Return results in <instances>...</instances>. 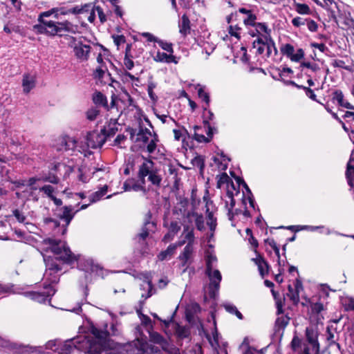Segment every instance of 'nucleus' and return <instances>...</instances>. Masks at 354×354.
<instances>
[{
	"mask_svg": "<svg viewBox=\"0 0 354 354\" xmlns=\"http://www.w3.org/2000/svg\"><path fill=\"white\" fill-rule=\"evenodd\" d=\"M93 337L80 336L64 342L60 348L57 346V340L48 341L45 347L46 349L59 350L58 354H102L105 348L106 333L97 328L92 330ZM14 350L19 354H52L43 352L42 347L30 346H17L9 342L6 347Z\"/></svg>",
	"mask_w": 354,
	"mask_h": 354,
	"instance_id": "f257e3e1",
	"label": "nucleus"
},
{
	"mask_svg": "<svg viewBox=\"0 0 354 354\" xmlns=\"http://www.w3.org/2000/svg\"><path fill=\"white\" fill-rule=\"evenodd\" d=\"M44 245L46 251L50 250L54 254V258L44 257L46 266L44 277L50 282V284L44 287L45 290L42 292H31L26 293L32 300L39 303L46 301L48 297H52L55 293L56 290L53 284L58 283L59 280V272L62 269L59 261L70 263L76 259L63 241L47 239L44 241Z\"/></svg>",
	"mask_w": 354,
	"mask_h": 354,
	"instance_id": "f03ea898",
	"label": "nucleus"
},
{
	"mask_svg": "<svg viewBox=\"0 0 354 354\" xmlns=\"http://www.w3.org/2000/svg\"><path fill=\"white\" fill-rule=\"evenodd\" d=\"M236 180L237 185L230 180L227 174L223 173L218 176L217 180L218 188L226 184V195L223 200L228 218L231 221L239 214L249 216L248 205L249 207L254 208V200L249 187L240 178L236 177Z\"/></svg>",
	"mask_w": 354,
	"mask_h": 354,
	"instance_id": "7ed1b4c3",
	"label": "nucleus"
},
{
	"mask_svg": "<svg viewBox=\"0 0 354 354\" xmlns=\"http://www.w3.org/2000/svg\"><path fill=\"white\" fill-rule=\"evenodd\" d=\"M206 274L210 281L209 295L214 297L219 289V284L222 279L220 271L216 269L217 258L212 249L207 250L205 252Z\"/></svg>",
	"mask_w": 354,
	"mask_h": 354,
	"instance_id": "20e7f679",
	"label": "nucleus"
},
{
	"mask_svg": "<svg viewBox=\"0 0 354 354\" xmlns=\"http://www.w3.org/2000/svg\"><path fill=\"white\" fill-rule=\"evenodd\" d=\"M35 28L40 33H45L50 36L62 35L64 32L75 33L77 26L71 22H55L51 20H42V23L35 26Z\"/></svg>",
	"mask_w": 354,
	"mask_h": 354,
	"instance_id": "39448f33",
	"label": "nucleus"
},
{
	"mask_svg": "<svg viewBox=\"0 0 354 354\" xmlns=\"http://www.w3.org/2000/svg\"><path fill=\"white\" fill-rule=\"evenodd\" d=\"M138 176L143 183L145 178L148 176V180L156 186H159L162 180L159 170L155 167L154 163L148 159H145L140 166Z\"/></svg>",
	"mask_w": 354,
	"mask_h": 354,
	"instance_id": "423d86ee",
	"label": "nucleus"
},
{
	"mask_svg": "<svg viewBox=\"0 0 354 354\" xmlns=\"http://www.w3.org/2000/svg\"><path fill=\"white\" fill-rule=\"evenodd\" d=\"M135 141L140 142V147L147 146V151L151 153L156 149V143L158 139L156 133H152L148 129L142 128L136 134Z\"/></svg>",
	"mask_w": 354,
	"mask_h": 354,
	"instance_id": "0eeeda50",
	"label": "nucleus"
},
{
	"mask_svg": "<svg viewBox=\"0 0 354 354\" xmlns=\"http://www.w3.org/2000/svg\"><path fill=\"white\" fill-rule=\"evenodd\" d=\"M268 41L255 39L253 41V48L257 53L262 55L264 57H274L277 54V50L274 41L270 37Z\"/></svg>",
	"mask_w": 354,
	"mask_h": 354,
	"instance_id": "6e6552de",
	"label": "nucleus"
},
{
	"mask_svg": "<svg viewBox=\"0 0 354 354\" xmlns=\"http://www.w3.org/2000/svg\"><path fill=\"white\" fill-rule=\"evenodd\" d=\"M70 46L73 48L75 56L77 59L81 62L88 60L91 52L90 45L83 44L82 41L73 37Z\"/></svg>",
	"mask_w": 354,
	"mask_h": 354,
	"instance_id": "1a4fd4ad",
	"label": "nucleus"
},
{
	"mask_svg": "<svg viewBox=\"0 0 354 354\" xmlns=\"http://www.w3.org/2000/svg\"><path fill=\"white\" fill-rule=\"evenodd\" d=\"M271 30L268 28L265 23H258L249 27L248 33L252 37H257V39L268 41L270 37Z\"/></svg>",
	"mask_w": 354,
	"mask_h": 354,
	"instance_id": "9d476101",
	"label": "nucleus"
},
{
	"mask_svg": "<svg viewBox=\"0 0 354 354\" xmlns=\"http://www.w3.org/2000/svg\"><path fill=\"white\" fill-rule=\"evenodd\" d=\"M88 206V204L82 205L80 208L75 209L72 205L64 206L60 208L57 213V217L63 220L66 223V227L68 226L75 214L81 209H84Z\"/></svg>",
	"mask_w": 354,
	"mask_h": 354,
	"instance_id": "9b49d317",
	"label": "nucleus"
},
{
	"mask_svg": "<svg viewBox=\"0 0 354 354\" xmlns=\"http://www.w3.org/2000/svg\"><path fill=\"white\" fill-rule=\"evenodd\" d=\"M182 219L189 224L192 227H194V223L197 229L200 231L204 229V219L201 214L194 212H186L184 210L182 214Z\"/></svg>",
	"mask_w": 354,
	"mask_h": 354,
	"instance_id": "f8f14e48",
	"label": "nucleus"
},
{
	"mask_svg": "<svg viewBox=\"0 0 354 354\" xmlns=\"http://www.w3.org/2000/svg\"><path fill=\"white\" fill-rule=\"evenodd\" d=\"M181 224L183 227V231L180 236L181 240L176 242L178 245L181 247L185 243L194 245L195 241V236L194 233V227H192L187 223L183 220Z\"/></svg>",
	"mask_w": 354,
	"mask_h": 354,
	"instance_id": "ddd939ff",
	"label": "nucleus"
},
{
	"mask_svg": "<svg viewBox=\"0 0 354 354\" xmlns=\"http://www.w3.org/2000/svg\"><path fill=\"white\" fill-rule=\"evenodd\" d=\"M151 340L161 346L163 351L167 354H180V350L176 347L170 346L163 337L156 332H149Z\"/></svg>",
	"mask_w": 354,
	"mask_h": 354,
	"instance_id": "4468645a",
	"label": "nucleus"
},
{
	"mask_svg": "<svg viewBox=\"0 0 354 354\" xmlns=\"http://www.w3.org/2000/svg\"><path fill=\"white\" fill-rule=\"evenodd\" d=\"M86 140L88 148L96 149L101 147L105 142V136L97 131H93L87 134Z\"/></svg>",
	"mask_w": 354,
	"mask_h": 354,
	"instance_id": "2eb2a0df",
	"label": "nucleus"
},
{
	"mask_svg": "<svg viewBox=\"0 0 354 354\" xmlns=\"http://www.w3.org/2000/svg\"><path fill=\"white\" fill-rule=\"evenodd\" d=\"M56 147L58 151L74 150L77 147V141L72 137L64 136L57 139Z\"/></svg>",
	"mask_w": 354,
	"mask_h": 354,
	"instance_id": "dca6fc26",
	"label": "nucleus"
},
{
	"mask_svg": "<svg viewBox=\"0 0 354 354\" xmlns=\"http://www.w3.org/2000/svg\"><path fill=\"white\" fill-rule=\"evenodd\" d=\"M306 336L308 342L311 344L315 353H317L319 351V344L317 340V330L313 327L306 328Z\"/></svg>",
	"mask_w": 354,
	"mask_h": 354,
	"instance_id": "f3484780",
	"label": "nucleus"
},
{
	"mask_svg": "<svg viewBox=\"0 0 354 354\" xmlns=\"http://www.w3.org/2000/svg\"><path fill=\"white\" fill-rule=\"evenodd\" d=\"M183 212H182L181 209H180V212L175 209L173 213V219L168 225V230L171 232V233L175 234L176 235L180 232L181 227L183 226L181 224L183 221Z\"/></svg>",
	"mask_w": 354,
	"mask_h": 354,
	"instance_id": "a211bd4d",
	"label": "nucleus"
},
{
	"mask_svg": "<svg viewBox=\"0 0 354 354\" xmlns=\"http://www.w3.org/2000/svg\"><path fill=\"white\" fill-rule=\"evenodd\" d=\"M21 86L24 93H29L36 86V76L30 73H24L22 77Z\"/></svg>",
	"mask_w": 354,
	"mask_h": 354,
	"instance_id": "6ab92c4d",
	"label": "nucleus"
},
{
	"mask_svg": "<svg viewBox=\"0 0 354 354\" xmlns=\"http://www.w3.org/2000/svg\"><path fill=\"white\" fill-rule=\"evenodd\" d=\"M301 289H302V284L299 279H296L295 289L290 285L288 286L287 296L294 304H297L299 301V291Z\"/></svg>",
	"mask_w": 354,
	"mask_h": 354,
	"instance_id": "aec40b11",
	"label": "nucleus"
},
{
	"mask_svg": "<svg viewBox=\"0 0 354 354\" xmlns=\"http://www.w3.org/2000/svg\"><path fill=\"white\" fill-rule=\"evenodd\" d=\"M178 28L179 32L183 37L190 33V20L187 15L185 14L181 17V19L178 22Z\"/></svg>",
	"mask_w": 354,
	"mask_h": 354,
	"instance_id": "412c9836",
	"label": "nucleus"
},
{
	"mask_svg": "<svg viewBox=\"0 0 354 354\" xmlns=\"http://www.w3.org/2000/svg\"><path fill=\"white\" fill-rule=\"evenodd\" d=\"M180 247L177 243L169 245L167 248L162 251L158 255V259L160 261L169 259L175 254L176 249Z\"/></svg>",
	"mask_w": 354,
	"mask_h": 354,
	"instance_id": "4be33fe9",
	"label": "nucleus"
},
{
	"mask_svg": "<svg viewBox=\"0 0 354 354\" xmlns=\"http://www.w3.org/2000/svg\"><path fill=\"white\" fill-rule=\"evenodd\" d=\"M137 342L139 344V350L142 351H147V349H150V354H163L161 351V350L158 347L155 346H149L148 344L146 342V339L141 338H137Z\"/></svg>",
	"mask_w": 354,
	"mask_h": 354,
	"instance_id": "5701e85b",
	"label": "nucleus"
},
{
	"mask_svg": "<svg viewBox=\"0 0 354 354\" xmlns=\"http://www.w3.org/2000/svg\"><path fill=\"white\" fill-rule=\"evenodd\" d=\"M194 130L195 132L194 137L198 142H209L210 141L212 137V131L209 126L207 127V130L206 131L207 136H205L204 135L199 133L198 131L201 130V128L197 126L194 127Z\"/></svg>",
	"mask_w": 354,
	"mask_h": 354,
	"instance_id": "b1692460",
	"label": "nucleus"
},
{
	"mask_svg": "<svg viewBox=\"0 0 354 354\" xmlns=\"http://www.w3.org/2000/svg\"><path fill=\"white\" fill-rule=\"evenodd\" d=\"M194 251V245L187 244L183 249L182 253L179 255V259L182 263L183 266H185L188 261L191 258L192 254Z\"/></svg>",
	"mask_w": 354,
	"mask_h": 354,
	"instance_id": "393cba45",
	"label": "nucleus"
},
{
	"mask_svg": "<svg viewBox=\"0 0 354 354\" xmlns=\"http://www.w3.org/2000/svg\"><path fill=\"white\" fill-rule=\"evenodd\" d=\"M252 261L257 266L259 273L262 277L268 273V265L263 258L258 254L256 258L252 259Z\"/></svg>",
	"mask_w": 354,
	"mask_h": 354,
	"instance_id": "a878e982",
	"label": "nucleus"
},
{
	"mask_svg": "<svg viewBox=\"0 0 354 354\" xmlns=\"http://www.w3.org/2000/svg\"><path fill=\"white\" fill-rule=\"evenodd\" d=\"M172 328L175 330V334L179 339L188 338L189 335V330L185 326H180L177 324H172Z\"/></svg>",
	"mask_w": 354,
	"mask_h": 354,
	"instance_id": "bb28decb",
	"label": "nucleus"
},
{
	"mask_svg": "<svg viewBox=\"0 0 354 354\" xmlns=\"http://www.w3.org/2000/svg\"><path fill=\"white\" fill-rule=\"evenodd\" d=\"M37 189H28V187H26V189L21 193H17L19 198H23L26 200H33L37 201L38 196L36 194V191Z\"/></svg>",
	"mask_w": 354,
	"mask_h": 354,
	"instance_id": "cd10ccee",
	"label": "nucleus"
},
{
	"mask_svg": "<svg viewBox=\"0 0 354 354\" xmlns=\"http://www.w3.org/2000/svg\"><path fill=\"white\" fill-rule=\"evenodd\" d=\"M93 101L95 104L102 106L108 109H109L106 97L100 92H95L93 95Z\"/></svg>",
	"mask_w": 354,
	"mask_h": 354,
	"instance_id": "c85d7f7f",
	"label": "nucleus"
},
{
	"mask_svg": "<svg viewBox=\"0 0 354 354\" xmlns=\"http://www.w3.org/2000/svg\"><path fill=\"white\" fill-rule=\"evenodd\" d=\"M206 337L214 348H216L219 346L218 333L216 328L212 330L211 335L206 334Z\"/></svg>",
	"mask_w": 354,
	"mask_h": 354,
	"instance_id": "c756f323",
	"label": "nucleus"
},
{
	"mask_svg": "<svg viewBox=\"0 0 354 354\" xmlns=\"http://www.w3.org/2000/svg\"><path fill=\"white\" fill-rule=\"evenodd\" d=\"M83 270H84L86 272H91V274L95 273L96 274H98L99 272L102 271V269L97 265H94L91 260H86L85 261V266Z\"/></svg>",
	"mask_w": 354,
	"mask_h": 354,
	"instance_id": "7c9ffc66",
	"label": "nucleus"
},
{
	"mask_svg": "<svg viewBox=\"0 0 354 354\" xmlns=\"http://www.w3.org/2000/svg\"><path fill=\"white\" fill-rule=\"evenodd\" d=\"M223 306L224 308L227 311L228 313L235 315L239 319H243L242 314L238 310L236 307L230 303H225L223 304Z\"/></svg>",
	"mask_w": 354,
	"mask_h": 354,
	"instance_id": "2f4dec72",
	"label": "nucleus"
},
{
	"mask_svg": "<svg viewBox=\"0 0 354 354\" xmlns=\"http://www.w3.org/2000/svg\"><path fill=\"white\" fill-rule=\"evenodd\" d=\"M124 189L125 191L133 190L136 192L145 190V187L142 185L133 183V180H128L124 184Z\"/></svg>",
	"mask_w": 354,
	"mask_h": 354,
	"instance_id": "473e14b6",
	"label": "nucleus"
},
{
	"mask_svg": "<svg viewBox=\"0 0 354 354\" xmlns=\"http://www.w3.org/2000/svg\"><path fill=\"white\" fill-rule=\"evenodd\" d=\"M154 59L157 62L170 63L173 62L174 57L172 55H167L165 53L158 52L154 57Z\"/></svg>",
	"mask_w": 354,
	"mask_h": 354,
	"instance_id": "72a5a7b5",
	"label": "nucleus"
},
{
	"mask_svg": "<svg viewBox=\"0 0 354 354\" xmlns=\"http://www.w3.org/2000/svg\"><path fill=\"white\" fill-rule=\"evenodd\" d=\"M141 286L143 288L147 289V290H148L147 294L146 295H144V294H142V297H145V299L151 297V290L152 288V285H151V281L148 274L145 275L144 282H143V284L141 285Z\"/></svg>",
	"mask_w": 354,
	"mask_h": 354,
	"instance_id": "f704fd0d",
	"label": "nucleus"
},
{
	"mask_svg": "<svg viewBox=\"0 0 354 354\" xmlns=\"http://www.w3.org/2000/svg\"><path fill=\"white\" fill-rule=\"evenodd\" d=\"M298 227H299L300 230H309L311 232L315 231L317 230L324 229L325 230L321 231V232H324L328 235L331 234V230L329 228H325L324 226H322V225H321V226L301 225V226H298Z\"/></svg>",
	"mask_w": 354,
	"mask_h": 354,
	"instance_id": "c9c22d12",
	"label": "nucleus"
},
{
	"mask_svg": "<svg viewBox=\"0 0 354 354\" xmlns=\"http://www.w3.org/2000/svg\"><path fill=\"white\" fill-rule=\"evenodd\" d=\"M295 10L301 15H308L310 12L309 6L305 3H294Z\"/></svg>",
	"mask_w": 354,
	"mask_h": 354,
	"instance_id": "e433bc0d",
	"label": "nucleus"
},
{
	"mask_svg": "<svg viewBox=\"0 0 354 354\" xmlns=\"http://www.w3.org/2000/svg\"><path fill=\"white\" fill-rule=\"evenodd\" d=\"M196 88L198 89V97L206 103L207 106H209V94L207 92H205L204 90V88L199 84L196 86Z\"/></svg>",
	"mask_w": 354,
	"mask_h": 354,
	"instance_id": "4c0bfd02",
	"label": "nucleus"
},
{
	"mask_svg": "<svg viewBox=\"0 0 354 354\" xmlns=\"http://www.w3.org/2000/svg\"><path fill=\"white\" fill-rule=\"evenodd\" d=\"M107 186L104 185L100 190L95 192L91 196V202L94 203L96 202L106 194L107 192Z\"/></svg>",
	"mask_w": 354,
	"mask_h": 354,
	"instance_id": "58836bf2",
	"label": "nucleus"
},
{
	"mask_svg": "<svg viewBox=\"0 0 354 354\" xmlns=\"http://www.w3.org/2000/svg\"><path fill=\"white\" fill-rule=\"evenodd\" d=\"M151 227H154V223L146 221L145 222V226L142 230V232L140 233V234H139V236L142 239H145V238H147L148 236L149 231L151 230V229H150Z\"/></svg>",
	"mask_w": 354,
	"mask_h": 354,
	"instance_id": "ea45409f",
	"label": "nucleus"
},
{
	"mask_svg": "<svg viewBox=\"0 0 354 354\" xmlns=\"http://www.w3.org/2000/svg\"><path fill=\"white\" fill-rule=\"evenodd\" d=\"M228 32H229V34L230 35V36L234 37L237 39H240L241 29L239 26H230L229 27Z\"/></svg>",
	"mask_w": 354,
	"mask_h": 354,
	"instance_id": "a19ab883",
	"label": "nucleus"
},
{
	"mask_svg": "<svg viewBox=\"0 0 354 354\" xmlns=\"http://www.w3.org/2000/svg\"><path fill=\"white\" fill-rule=\"evenodd\" d=\"M281 51L283 55L290 58V57L294 53L295 49L291 44H286L281 48Z\"/></svg>",
	"mask_w": 354,
	"mask_h": 354,
	"instance_id": "79ce46f5",
	"label": "nucleus"
},
{
	"mask_svg": "<svg viewBox=\"0 0 354 354\" xmlns=\"http://www.w3.org/2000/svg\"><path fill=\"white\" fill-rule=\"evenodd\" d=\"M108 71L106 65L98 66L95 71V76L99 79L102 78L105 73Z\"/></svg>",
	"mask_w": 354,
	"mask_h": 354,
	"instance_id": "37998d69",
	"label": "nucleus"
},
{
	"mask_svg": "<svg viewBox=\"0 0 354 354\" xmlns=\"http://www.w3.org/2000/svg\"><path fill=\"white\" fill-rule=\"evenodd\" d=\"M304 56V50L301 48H299L296 52L292 54L290 59L293 62H299Z\"/></svg>",
	"mask_w": 354,
	"mask_h": 354,
	"instance_id": "c03bdc74",
	"label": "nucleus"
},
{
	"mask_svg": "<svg viewBox=\"0 0 354 354\" xmlns=\"http://www.w3.org/2000/svg\"><path fill=\"white\" fill-rule=\"evenodd\" d=\"M99 110H97L96 108H91L88 109L86 113V118L91 121L94 120L99 115Z\"/></svg>",
	"mask_w": 354,
	"mask_h": 354,
	"instance_id": "a18cd8bd",
	"label": "nucleus"
},
{
	"mask_svg": "<svg viewBox=\"0 0 354 354\" xmlns=\"http://www.w3.org/2000/svg\"><path fill=\"white\" fill-rule=\"evenodd\" d=\"M185 354H203L202 348L198 344H194L187 350Z\"/></svg>",
	"mask_w": 354,
	"mask_h": 354,
	"instance_id": "49530a36",
	"label": "nucleus"
},
{
	"mask_svg": "<svg viewBox=\"0 0 354 354\" xmlns=\"http://www.w3.org/2000/svg\"><path fill=\"white\" fill-rule=\"evenodd\" d=\"M290 83V84L294 85V86H297L298 88H302L304 89H305L306 90V95L308 97H309L310 99H312L313 100H316V95L315 94L314 91L311 88H306L305 86H300L297 85L296 83H295L294 82H292V81Z\"/></svg>",
	"mask_w": 354,
	"mask_h": 354,
	"instance_id": "de8ad7c7",
	"label": "nucleus"
},
{
	"mask_svg": "<svg viewBox=\"0 0 354 354\" xmlns=\"http://www.w3.org/2000/svg\"><path fill=\"white\" fill-rule=\"evenodd\" d=\"M58 10H59L58 8H54L48 11L44 12L41 13L39 15V17L38 19L39 24L42 23V20H46L44 19V17H48L50 16L52 14L57 13Z\"/></svg>",
	"mask_w": 354,
	"mask_h": 354,
	"instance_id": "09e8293b",
	"label": "nucleus"
},
{
	"mask_svg": "<svg viewBox=\"0 0 354 354\" xmlns=\"http://www.w3.org/2000/svg\"><path fill=\"white\" fill-rule=\"evenodd\" d=\"M13 214L15 216V217L16 218V219L21 223H24L25 225H28L30 224L28 222H26V217L25 216V215L21 212L19 210H15L13 212Z\"/></svg>",
	"mask_w": 354,
	"mask_h": 354,
	"instance_id": "8fccbe9b",
	"label": "nucleus"
},
{
	"mask_svg": "<svg viewBox=\"0 0 354 354\" xmlns=\"http://www.w3.org/2000/svg\"><path fill=\"white\" fill-rule=\"evenodd\" d=\"M255 20L256 16L250 12L248 15L247 18H245L243 21L245 25L249 26L250 27H252V26L257 24L255 22Z\"/></svg>",
	"mask_w": 354,
	"mask_h": 354,
	"instance_id": "3c124183",
	"label": "nucleus"
},
{
	"mask_svg": "<svg viewBox=\"0 0 354 354\" xmlns=\"http://www.w3.org/2000/svg\"><path fill=\"white\" fill-rule=\"evenodd\" d=\"M289 322V318L286 316H281L276 320V324L280 328H285Z\"/></svg>",
	"mask_w": 354,
	"mask_h": 354,
	"instance_id": "603ef678",
	"label": "nucleus"
},
{
	"mask_svg": "<svg viewBox=\"0 0 354 354\" xmlns=\"http://www.w3.org/2000/svg\"><path fill=\"white\" fill-rule=\"evenodd\" d=\"M39 192H43L49 198L53 196L54 188L51 185H44L39 189Z\"/></svg>",
	"mask_w": 354,
	"mask_h": 354,
	"instance_id": "864d4df0",
	"label": "nucleus"
},
{
	"mask_svg": "<svg viewBox=\"0 0 354 354\" xmlns=\"http://www.w3.org/2000/svg\"><path fill=\"white\" fill-rule=\"evenodd\" d=\"M207 224L209 226L210 230L214 231L216 226V219L213 217L212 212H208Z\"/></svg>",
	"mask_w": 354,
	"mask_h": 354,
	"instance_id": "5fc2aeb1",
	"label": "nucleus"
},
{
	"mask_svg": "<svg viewBox=\"0 0 354 354\" xmlns=\"http://www.w3.org/2000/svg\"><path fill=\"white\" fill-rule=\"evenodd\" d=\"M40 180H41V178H37L35 177L30 178L28 180L26 184V187H28V189H38V187L35 186V183Z\"/></svg>",
	"mask_w": 354,
	"mask_h": 354,
	"instance_id": "6e6d98bb",
	"label": "nucleus"
},
{
	"mask_svg": "<svg viewBox=\"0 0 354 354\" xmlns=\"http://www.w3.org/2000/svg\"><path fill=\"white\" fill-rule=\"evenodd\" d=\"M301 67L307 68L310 70L312 72H317L319 70V68L316 64H311L310 62H303L301 64Z\"/></svg>",
	"mask_w": 354,
	"mask_h": 354,
	"instance_id": "4d7b16f0",
	"label": "nucleus"
},
{
	"mask_svg": "<svg viewBox=\"0 0 354 354\" xmlns=\"http://www.w3.org/2000/svg\"><path fill=\"white\" fill-rule=\"evenodd\" d=\"M306 26L308 29L311 32H315L317 30V23L312 19L306 20Z\"/></svg>",
	"mask_w": 354,
	"mask_h": 354,
	"instance_id": "13d9d810",
	"label": "nucleus"
},
{
	"mask_svg": "<svg viewBox=\"0 0 354 354\" xmlns=\"http://www.w3.org/2000/svg\"><path fill=\"white\" fill-rule=\"evenodd\" d=\"M160 46L165 50L172 53L173 52V48L171 44L164 42L163 41L159 40L158 41Z\"/></svg>",
	"mask_w": 354,
	"mask_h": 354,
	"instance_id": "bf43d9fd",
	"label": "nucleus"
},
{
	"mask_svg": "<svg viewBox=\"0 0 354 354\" xmlns=\"http://www.w3.org/2000/svg\"><path fill=\"white\" fill-rule=\"evenodd\" d=\"M345 306L347 310L354 311V299L348 297L345 299Z\"/></svg>",
	"mask_w": 354,
	"mask_h": 354,
	"instance_id": "052dcab7",
	"label": "nucleus"
},
{
	"mask_svg": "<svg viewBox=\"0 0 354 354\" xmlns=\"http://www.w3.org/2000/svg\"><path fill=\"white\" fill-rule=\"evenodd\" d=\"M115 44L118 48L120 45L125 43V37L123 35H115L113 37Z\"/></svg>",
	"mask_w": 354,
	"mask_h": 354,
	"instance_id": "680f3d73",
	"label": "nucleus"
},
{
	"mask_svg": "<svg viewBox=\"0 0 354 354\" xmlns=\"http://www.w3.org/2000/svg\"><path fill=\"white\" fill-rule=\"evenodd\" d=\"M306 22V20H304L303 18L297 17L292 19V24L293 26L296 27H299L301 25H304Z\"/></svg>",
	"mask_w": 354,
	"mask_h": 354,
	"instance_id": "e2e57ef3",
	"label": "nucleus"
},
{
	"mask_svg": "<svg viewBox=\"0 0 354 354\" xmlns=\"http://www.w3.org/2000/svg\"><path fill=\"white\" fill-rule=\"evenodd\" d=\"M327 340L330 342V344H335L338 348H339V344L334 340V334L330 331V330L328 328H327Z\"/></svg>",
	"mask_w": 354,
	"mask_h": 354,
	"instance_id": "0e129e2a",
	"label": "nucleus"
},
{
	"mask_svg": "<svg viewBox=\"0 0 354 354\" xmlns=\"http://www.w3.org/2000/svg\"><path fill=\"white\" fill-rule=\"evenodd\" d=\"M12 292L11 288L7 285L0 283V295H5Z\"/></svg>",
	"mask_w": 354,
	"mask_h": 354,
	"instance_id": "69168bd1",
	"label": "nucleus"
},
{
	"mask_svg": "<svg viewBox=\"0 0 354 354\" xmlns=\"http://www.w3.org/2000/svg\"><path fill=\"white\" fill-rule=\"evenodd\" d=\"M41 180L44 182H49L53 184H57L59 182V179L55 176H50L48 177L42 178Z\"/></svg>",
	"mask_w": 354,
	"mask_h": 354,
	"instance_id": "338daca9",
	"label": "nucleus"
},
{
	"mask_svg": "<svg viewBox=\"0 0 354 354\" xmlns=\"http://www.w3.org/2000/svg\"><path fill=\"white\" fill-rule=\"evenodd\" d=\"M175 236H176L175 234L171 233V232L168 230V232L162 238V241H164L165 243H168V242L172 241Z\"/></svg>",
	"mask_w": 354,
	"mask_h": 354,
	"instance_id": "774afa93",
	"label": "nucleus"
}]
</instances>
